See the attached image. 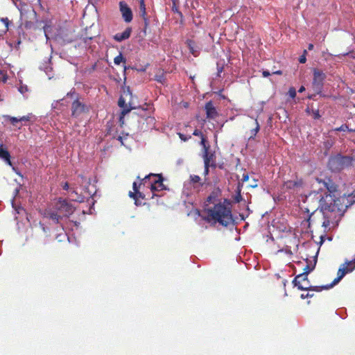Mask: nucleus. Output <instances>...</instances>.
Listing matches in <instances>:
<instances>
[{
	"mask_svg": "<svg viewBox=\"0 0 355 355\" xmlns=\"http://www.w3.org/2000/svg\"><path fill=\"white\" fill-rule=\"evenodd\" d=\"M336 195L322 196L319 201L318 209L321 212H338L340 218L347 209L355 203V196L353 192L339 197H336Z\"/></svg>",
	"mask_w": 355,
	"mask_h": 355,
	"instance_id": "nucleus-1",
	"label": "nucleus"
},
{
	"mask_svg": "<svg viewBox=\"0 0 355 355\" xmlns=\"http://www.w3.org/2000/svg\"><path fill=\"white\" fill-rule=\"evenodd\" d=\"M317 181L320 184H322L323 186L326 188L329 193H326L325 195H331L335 196L338 193V187L335 184V182L331 180L330 178H327L324 180L317 178Z\"/></svg>",
	"mask_w": 355,
	"mask_h": 355,
	"instance_id": "nucleus-13",
	"label": "nucleus"
},
{
	"mask_svg": "<svg viewBox=\"0 0 355 355\" xmlns=\"http://www.w3.org/2000/svg\"><path fill=\"white\" fill-rule=\"evenodd\" d=\"M22 121V117L17 118L10 116L8 115H3L0 117V121L4 126L10 128H20L19 123Z\"/></svg>",
	"mask_w": 355,
	"mask_h": 355,
	"instance_id": "nucleus-11",
	"label": "nucleus"
},
{
	"mask_svg": "<svg viewBox=\"0 0 355 355\" xmlns=\"http://www.w3.org/2000/svg\"><path fill=\"white\" fill-rule=\"evenodd\" d=\"M322 213L323 214V218L324 219L322 223V227H324V229L326 230L330 225V223H331L330 218L327 215V212H322Z\"/></svg>",
	"mask_w": 355,
	"mask_h": 355,
	"instance_id": "nucleus-33",
	"label": "nucleus"
},
{
	"mask_svg": "<svg viewBox=\"0 0 355 355\" xmlns=\"http://www.w3.org/2000/svg\"><path fill=\"white\" fill-rule=\"evenodd\" d=\"M13 3L19 11L20 19L22 18V1L21 0H12Z\"/></svg>",
	"mask_w": 355,
	"mask_h": 355,
	"instance_id": "nucleus-37",
	"label": "nucleus"
},
{
	"mask_svg": "<svg viewBox=\"0 0 355 355\" xmlns=\"http://www.w3.org/2000/svg\"><path fill=\"white\" fill-rule=\"evenodd\" d=\"M129 112H130V109L121 110L119 119L121 125H122L124 123V117Z\"/></svg>",
	"mask_w": 355,
	"mask_h": 355,
	"instance_id": "nucleus-36",
	"label": "nucleus"
},
{
	"mask_svg": "<svg viewBox=\"0 0 355 355\" xmlns=\"http://www.w3.org/2000/svg\"><path fill=\"white\" fill-rule=\"evenodd\" d=\"M303 182L302 180H288L284 182V188L287 190H295L297 188H300L302 186Z\"/></svg>",
	"mask_w": 355,
	"mask_h": 355,
	"instance_id": "nucleus-21",
	"label": "nucleus"
},
{
	"mask_svg": "<svg viewBox=\"0 0 355 355\" xmlns=\"http://www.w3.org/2000/svg\"><path fill=\"white\" fill-rule=\"evenodd\" d=\"M311 114L314 119H319L321 117L318 110H311Z\"/></svg>",
	"mask_w": 355,
	"mask_h": 355,
	"instance_id": "nucleus-40",
	"label": "nucleus"
},
{
	"mask_svg": "<svg viewBox=\"0 0 355 355\" xmlns=\"http://www.w3.org/2000/svg\"><path fill=\"white\" fill-rule=\"evenodd\" d=\"M313 295H314V294H313V293H310L309 292V293H307L306 294H304V293L301 294L300 297H301V299L304 300V299H306V298H309H309H311V297H313Z\"/></svg>",
	"mask_w": 355,
	"mask_h": 355,
	"instance_id": "nucleus-47",
	"label": "nucleus"
},
{
	"mask_svg": "<svg viewBox=\"0 0 355 355\" xmlns=\"http://www.w3.org/2000/svg\"><path fill=\"white\" fill-rule=\"evenodd\" d=\"M262 76L264 78H267V77H269L270 76V71L268 70H263Z\"/></svg>",
	"mask_w": 355,
	"mask_h": 355,
	"instance_id": "nucleus-53",
	"label": "nucleus"
},
{
	"mask_svg": "<svg viewBox=\"0 0 355 355\" xmlns=\"http://www.w3.org/2000/svg\"><path fill=\"white\" fill-rule=\"evenodd\" d=\"M305 288H307L306 291H308L320 292L323 290H327V288L325 287V285H323V286L306 285V286H305Z\"/></svg>",
	"mask_w": 355,
	"mask_h": 355,
	"instance_id": "nucleus-27",
	"label": "nucleus"
},
{
	"mask_svg": "<svg viewBox=\"0 0 355 355\" xmlns=\"http://www.w3.org/2000/svg\"><path fill=\"white\" fill-rule=\"evenodd\" d=\"M353 158L351 156L337 153L331 155L327 162V167L331 173H338L352 165Z\"/></svg>",
	"mask_w": 355,
	"mask_h": 355,
	"instance_id": "nucleus-5",
	"label": "nucleus"
},
{
	"mask_svg": "<svg viewBox=\"0 0 355 355\" xmlns=\"http://www.w3.org/2000/svg\"><path fill=\"white\" fill-rule=\"evenodd\" d=\"M37 117L33 114H28L26 116H24V132H26L25 127L28 126V130L32 132V126H33V123L36 121Z\"/></svg>",
	"mask_w": 355,
	"mask_h": 355,
	"instance_id": "nucleus-20",
	"label": "nucleus"
},
{
	"mask_svg": "<svg viewBox=\"0 0 355 355\" xmlns=\"http://www.w3.org/2000/svg\"><path fill=\"white\" fill-rule=\"evenodd\" d=\"M128 196L130 198H133L134 200L137 198V193H136L135 191H130Z\"/></svg>",
	"mask_w": 355,
	"mask_h": 355,
	"instance_id": "nucleus-51",
	"label": "nucleus"
},
{
	"mask_svg": "<svg viewBox=\"0 0 355 355\" xmlns=\"http://www.w3.org/2000/svg\"><path fill=\"white\" fill-rule=\"evenodd\" d=\"M53 207L56 209L59 214L64 217L68 218L73 214L76 208L67 200L60 198L53 204Z\"/></svg>",
	"mask_w": 355,
	"mask_h": 355,
	"instance_id": "nucleus-7",
	"label": "nucleus"
},
{
	"mask_svg": "<svg viewBox=\"0 0 355 355\" xmlns=\"http://www.w3.org/2000/svg\"><path fill=\"white\" fill-rule=\"evenodd\" d=\"M10 185L12 188V196L11 198L12 215L16 228L19 232L20 223L21 221V213L22 211V196L20 191L22 189V184L15 179Z\"/></svg>",
	"mask_w": 355,
	"mask_h": 355,
	"instance_id": "nucleus-3",
	"label": "nucleus"
},
{
	"mask_svg": "<svg viewBox=\"0 0 355 355\" xmlns=\"http://www.w3.org/2000/svg\"><path fill=\"white\" fill-rule=\"evenodd\" d=\"M40 227H42V230L44 232H46L49 230V228L46 227L42 223H40Z\"/></svg>",
	"mask_w": 355,
	"mask_h": 355,
	"instance_id": "nucleus-54",
	"label": "nucleus"
},
{
	"mask_svg": "<svg viewBox=\"0 0 355 355\" xmlns=\"http://www.w3.org/2000/svg\"><path fill=\"white\" fill-rule=\"evenodd\" d=\"M300 277H297V275L294 278V279L293 280L292 283L293 284V286L295 287H297V289L300 290V291H304V290H306L307 288H305V286L302 285L301 283H300Z\"/></svg>",
	"mask_w": 355,
	"mask_h": 355,
	"instance_id": "nucleus-30",
	"label": "nucleus"
},
{
	"mask_svg": "<svg viewBox=\"0 0 355 355\" xmlns=\"http://www.w3.org/2000/svg\"><path fill=\"white\" fill-rule=\"evenodd\" d=\"M210 167L212 168H216V161H212L211 162H210Z\"/></svg>",
	"mask_w": 355,
	"mask_h": 355,
	"instance_id": "nucleus-61",
	"label": "nucleus"
},
{
	"mask_svg": "<svg viewBox=\"0 0 355 355\" xmlns=\"http://www.w3.org/2000/svg\"><path fill=\"white\" fill-rule=\"evenodd\" d=\"M354 269L355 264H352V263H349V261H346L338 268L337 275L343 279L347 273L352 272Z\"/></svg>",
	"mask_w": 355,
	"mask_h": 355,
	"instance_id": "nucleus-15",
	"label": "nucleus"
},
{
	"mask_svg": "<svg viewBox=\"0 0 355 355\" xmlns=\"http://www.w3.org/2000/svg\"><path fill=\"white\" fill-rule=\"evenodd\" d=\"M306 53H307L306 50H304V52H303V54L300 56L299 60H298L300 63L304 64V63L306 62Z\"/></svg>",
	"mask_w": 355,
	"mask_h": 355,
	"instance_id": "nucleus-42",
	"label": "nucleus"
},
{
	"mask_svg": "<svg viewBox=\"0 0 355 355\" xmlns=\"http://www.w3.org/2000/svg\"><path fill=\"white\" fill-rule=\"evenodd\" d=\"M180 138L182 140L186 141L187 140V137L184 136L182 133H178Z\"/></svg>",
	"mask_w": 355,
	"mask_h": 355,
	"instance_id": "nucleus-58",
	"label": "nucleus"
},
{
	"mask_svg": "<svg viewBox=\"0 0 355 355\" xmlns=\"http://www.w3.org/2000/svg\"><path fill=\"white\" fill-rule=\"evenodd\" d=\"M320 249L318 250L315 255L313 257V263L312 265L307 264L305 268H304V272L301 274L297 275V277H304V279H307V276L309 274L312 272L316 266L317 261H318V255L319 253Z\"/></svg>",
	"mask_w": 355,
	"mask_h": 355,
	"instance_id": "nucleus-17",
	"label": "nucleus"
},
{
	"mask_svg": "<svg viewBox=\"0 0 355 355\" xmlns=\"http://www.w3.org/2000/svg\"><path fill=\"white\" fill-rule=\"evenodd\" d=\"M198 214L202 220L208 223L214 221L224 227L232 225V227L237 224L231 210L220 202L215 205L213 207L205 209L202 214H200L199 211H198Z\"/></svg>",
	"mask_w": 355,
	"mask_h": 355,
	"instance_id": "nucleus-2",
	"label": "nucleus"
},
{
	"mask_svg": "<svg viewBox=\"0 0 355 355\" xmlns=\"http://www.w3.org/2000/svg\"><path fill=\"white\" fill-rule=\"evenodd\" d=\"M124 94L125 96H128L129 95L130 97L132 96V92L130 90V88L129 87H127L126 90L124 91Z\"/></svg>",
	"mask_w": 355,
	"mask_h": 355,
	"instance_id": "nucleus-52",
	"label": "nucleus"
},
{
	"mask_svg": "<svg viewBox=\"0 0 355 355\" xmlns=\"http://www.w3.org/2000/svg\"><path fill=\"white\" fill-rule=\"evenodd\" d=\"M243 187V184L239 183L237 187H236V193L234 196V202L235 203H239L241 201L243 200V197L241 196V188Z\"/></svg>",
	"mask_w": 355,
	"mask_h": 355,
	"instance_id": "nucleus-25",
	"label": "nucleus"
},
{
	"mask_svg": "<svg viewBox=\"0 0 355 355\" xmlns=\"http://www.w3.org/2000/svg\"><path fill=\"white\" fill-rule=\"evenodd\" d=\"M37 13L30 4L24 3V25L26 29H44L46 40H49L46 31V24L37 19Z\"/></svg>",
	"mask_w": 355,
	"mask_h": 355,
	"instance_id": "nucleus-4",
	"label": "nucleus"
},
{
	"mask_svg": "<svg viewBox=\"0 0 355 355\" xmlns=\"http://www.w3.org/2000/svg\"><path fill=\"white\" fill-rule=\"evenodd\" d=\"M342 278L340 277L339 276L337 275V277L335 278L334 279V281L331 283V284H326L325 285V287L327 288V289H329V288H333L334 286H336V284H338L340 281H341Z\"/></svg>",
	"mask_w": 355,
	"mask_h": 355,
	"instance_id": "nucleus-39",
	"label": "nucleus"
},
{
	"mask_svg": "<svg viewBox=\"0 0 355 355\" xmlns=\"http://www.w3.org/2000/svg\"><path fill=\"white\" fill-rule=\"evenodd\" d=\"M288 95L291 98H295L296 96V90L294 87H291L288 90Z\"/></svg>",
	"mask_w": 355,
	"mask_h": 355,
	"instance_id": "nucleus-44",
	"label": "nucleus"
},
{
	"mask_svg": "<svg viewBox=\"0 0 355 355\" xmlns=\"http://www.w3.org/2000/svg\"><path fill=\"white\" fill-rule=\"evenodd\" d=\"M76 94L75 89H71L69 92H68V93L67 94V96H68V97H69V96H73V94Z\"/></svg>",
	"mask_w": 355,
	"mask_h": 355,
	"instance_id": "nucleus-59",
	"label": "nucleus"
},
{
	"mask_svg": "<svg viewBox=\"0 0 355 355\" xmlns=\"http://www.w3.org/2000/svg\"><path fill=\"white\" fill-rule=\"evenodd\" d=\"M62 189H63L64 190H66V191L69 190V183H68V182H64V183L62 184Z\"/></svg>",
	"mask_w": 355,
	"mask_h": 355,
	"instance_id": "nucleus-56",
	"label": "nucleus"
},
{
	"mask_svg": "<svg viewBox=\"0 0 355 355\" xmlns=\"http://www.w3.org/2000/svg\"><path fill=\"white\" fill-rule=\"evenodd\" d=\"M118 105L121 108V110L130 109V111L132 110H137L136 106L133 105L130 101L128 103H126L125 99L122 96L119 98Z\"/></svg>",
	"mask_w": 355,
	"mask_h": 355,
	"instance_id": "nucleus-22",
	"label": "nucleus"
},
{
	"mask_svg": "<svg viewBox=\"0 0 355 355\" xmlns=\"http://www.w3.org/2000/svg\"><path fill=\"white\" fill-rule=\"evenodd\" d=\"M10 155L8 151L5 149L2 144L0 145V159L5 161L8 165L12 166V170L22 178V173L21 171L16 168L15 166L12 165L11 161H10Z\"/></svg>",
	"mask_w": 355,
	"mask_h": 355,
	"instance_id": "nucleus-14",
	"label": "nucleus"
},
{
	"mask_svg": "<svg viewBox=\"0 0 355 355\" xmlns=\"http://www.w3.org/2000/svg\"><path fill=\"white\" fill-rule=\"evenodd\" d=\"M149 19L148 18H145L144 20V28L142 29V32L144 33V35H146L148 33L150 32V30L149 28Z\"/></svg>",
	"mask_w": 355,
	"mask_h": 355,
	"instance_id": "nucleus-35",
	"label": "nucleus"
},
{
	"mask_svg": "<svg viewBox=\"0 0 355 355\" xmlns=\"http://www.w3.org/2000/svg\"><path fill=\"white\" fill-rule=\"evenodd\" d=\"M131 33L132 28L128 27L123 32L115 34L113 36V39L118 42H121L125 40H128L130 37Z\"/></svg>",
	"mask_w": 355,
	"mask_h": 355,
	"instance_id": "nucleus-19",
	"label": "nucleus"
},
{
	"mask_svg": "<svg viewBox=\"0 0 355 355\" xmlns=\"http://www.w3.org/2000/svg\"><path fill=\"white\" fill-rule=\"evenodd\" d=\"M190 180L192 183H198L200 181V178L196 175H190Z\"/></svg>",
	"mask_w": 355,
	"mask_h": 355,
	"instance_id": "nucleus-41",
	"label": "nucleus"
},
{
	"mask_svg": "<svg viewBox=\"0 0 355 355\" xmlns=\"http://www.w3.org/2000/svg\"><path fill=\"white\" fill-rule=\"evenodd\" d=\"M334 131H335V132L347 131L349 132H355V129L349 128V126L346 123H344L342 125H340V127L336 128L335 129H334Z\"/></svg>",
	"mask_w": 355,
	"mask_h": 355,
	"instance_id": "nucleus-29",
	"label": "nucleus"
},
{
	"mask_svg": "<svg viewBox=\"0 0 355 355\" xmlns=\"http://www.w3.org/2000/svg\"><path fill=\"white\" fill-rule=\"evenodd\" d=\"M1 21L4 23L6 27V30H8V25H9V20L7 17L6 18H1Z\"/></svg>",
	"mask_w": 355,
	"mask_h": 355,
	"instance_id": "nucleus-50",
	"label": "nucleus"
},
{
	"mask_svg": "<svg viewBox=\"0 0 355 355\" xmlns=\"http://www.w3.org/2000/svg\"><path fill=\"white\" fill-rule=\"evenodd\" d=\"M70 192H71V196L74 194L76 196V198H73L72 200L76 201V202H83L84 201V197L83 196H81V195H79L76 191V190L71 189Z\"/></svg>",
	"mask_w": 355,
	"mask_h": 355,
	"instance_id": "nucleus-32",
	"label": "nucleus"
},
{
	"mask_svg": "<svg viewBox=\"0 0 355 355\" xmlns=\"http://www.w3.org/2000/svg\"><path fill=\"white\" fill-rule=\"evenodd\" d=\"M41 215L45 218L52 220L54 224L60 223V221L62 219V215L59 214L58 211L52 207H48L40 211Z\"/></svg>",
	"mask_w": 355,
	"mask_h": 355,
	"instance_id": "nucleus-9",
	"label": "nucleus"
},
{
	"mask_svg": "<svg viewBox=\"0 0 355 355\" xmlns=\"http://www.w3.org/2000/svg\"><path fill=\"white\" fill-rule=\"evenodd\" d=\"M89 111L87 105L80 102L78 98L73 101L71 104V116L75 118H78L82 114L87 112Z\"/></svg>",
	"mask_w": 355,
	"mask_h": 355,
	"instance_id": "nucleus-10",
	"label": "nucleus"
},
{
	"mask_svg": "<svg viewBox=\"0 0 355 355\" xmlns=\"http://www.w3.org/2000/svg\"><path fill=\"white\" fill-rule=\"evenodd\" d=\"M204 167H205V168H204V173H204L205 176H207L209 173L210 165H207V164H204Z\"/></svg>",
	"mask_w": 355,
	"mask_h": 355,
	"instance_id": "nucleus-48",
	"label": "nucleus"
},
{
	"mask_svg": "<svg viewBox=\"0 0 355 355\" xmlns=\"http://www.w3.org/2000/svg\"><path fill=\"white\" fill-rule=\"evenodd\" d=\"M239 216L241 217V220H245V218L248 217V215H245L243 213L240 214Z\"/></svg>",
	"mask_w": 355,
	"mask_h": 355,
	"instance_id": "nucleus-62",
	"label": "nucleus"
},
{
	"mask_svg": "<svg viewBox=\"0 0 355 355\" xmlns=\"http://www.w3.org/2000/svg\"><path fill=\"white\" fill-rule=\"evenodd\" d=\"M185 43L189 50V52L194 57L198 56L201 50V46L190 39L187 40Z\"/></svg>",
	"mask_w": 355,
	"mask_h": 355,
	"instance_id": "nucleus-18",
	"label": "nucleus"
},
{
	"mask_svg": "<svg viewBox=\"0 0 355 355\" xmlns=\"http://www.w3.org/2000/svg\"><path fill=\"white\" fill-rule=\"evenodd\" d=\"M223 67H218V68H217V70H218V71H217V76H220V73L223 71Z\"/></svg>",
	"mask_w": 355,
	"mask_h": 355,
	"instance_id": "nucleus-60",
	"label": "nucleus"
},
{
	"mask_svg": "<svg viewBox=\"0 0 355 355\" xmlns=\"http://www.w3.org/2000/svg\"><path fill=\"white\" fill-rule=\"evenodd\" d=\"M214 153H209V150L205 149V152H203V159H204V164H207V165H210V162H211L214 160Z\"/></svg>",
	"mask_w": 355,
	"mask_h": 355,
	"instance_id": "nucleus-24",
	"label": "nucleus"
},
{
	"mask_svg": "<svg viewBox=\"0 0 355 355\" xmlns=\"http://www.w3.org/2000/svg\"><path fill=\"white\" fill-rule=\"evenodd\" d=\"M205 110L206 112V116L209 119H215L218 116V113L211 101L206 103Z\"/></svg>",
	"mask_w": 355,
	"mask_h": 355,
	"instance_id": "nucleus-16",
	"label": "nucleus"
},
{
	"mask_svg": "<svg viewBox=\"0 0 355 355\" xmlns=\"http://www.w3.org/2000/svg\"><path fill=\"white\" fill-rule=\"evenodd\" d=\"M155 80L162 84H164L166 78L163 75H159L155 76Z\"/></svg>",
	"mask_w": 355,
	"mask_h": 355,
	"instance_id": "nucleus-45",
	"label": "nucleus"
},
{
	"mask_svg": "<svg viewBox=\"0 0 355 355\" xmlns=\"http://www.w3.org/2000/svg\"><path fill=\"white\" fill-rule=\"evenodd\" d=\"M88 202L90 204V207H89V214H92V209H94V200L92 198V199H89L88 200Z\"/></svg>",
	"mask_w": 355,
	"mask_h": 355,
	"instance_id": "nucleus-49",
	"label": "nucleus"
},
{
	"mask_svg": "<svg viewBox=\"0 0 355 355\" xmlns=\"http://www.w3.org/2000/svg\"><path fill=\"white\" fill-rule=\"evenodd\" d=\"M114 62L116 65H119L122 62H125V59L123 58L121 53L114 58Z\"/></svg>",
	"mask_w": 355,
	"mask_h": 355,
	"instance_id": "nucleus-38",
	"label": "nucleus"
},
{
	"mask_svg": "<svg viewBox=\"0 0 355 355\" xmlns=\"http://www.w3.org/2000/svg\"><path fill=\"white\" fill-rule=\"evenodd\" d=\"M172 1H173V6H172L171 10L174 13H176L178 15V16L181 19V23H182L184 16H183V14L182 13V12L178 9V8L177 6V1L172 0Z\"/></svg>",
	"mask_w": 355,
	"mask_h": 355,
	"instance_id": "nucleus-28",
	"label": "nucleus"
},
{
	"mask_svg": "<svg viewBox=\"0 0 355 355\" xmlns=\"http://www.w3.org/2000/svg\"><path fill=\"white\" fill-rule=\"evenodd\" d=\"M313 81H312V87L313 90L317 94L321 95L324 82L326 79V74L323 73L322 71L319 70L318 69L313 68Z\"/></svg>",
	"mask_w": 355,
	"mask_h": 355,
	"instance_id": "nucleus-8",
	"label": "nucleus"
},
{
	"mask_svg": "<svg viewBox=\"0 0 355 355\" xmlns=\"http://www.w3.org/2000/svg\"><path fill=\"white\" fill-rule=\"evenodd\" d=\"M255 124L256 127L251 130V136L250 137L249 139H254V137L256 136V135L260 130V125L257 119H255Z\"/></svg>",
	"mask_w": 355,
	"mask_h": 355,
	"instance_id": "nucleus-34",
	"label": "nucleus"
},
{
	"mask_svg": "<svg viewBox=\"0 0 355 355\" xmlns=\"http://www.w3.org/2000/svg\"><path fill=\"white\" fill-rule=\"evenodd\" d=\"M141 184V183H139L138 184L137 182H133V184H132V189H133V191H135L136 193H139V187H140Z\"/></svg>",
	"mask_w": 355,
	"mask_h": 355,
	"instance_id": "nucleus-46",
	"label": "nucleus"
},
{
	"mask_svg": "<svg viewBox=\"0 0 355 355\" xmlns=\"http://www.w3.org/2000/svg\"><path fill=\"white\" fill-rule=\"evenodd\" d=\"M139 9H140V16L144 20L145 18H148L146 17V5L144 3V0H139Z\"/></svg>",
	"mask_w": 355,
	"mask_h": 355,
	"instance_id": "nucleus-31",
	"label": "nucleus"
},
{
	"mask_svg": "<svg viewBox=\"0 0 355 355\" xmlns=\"http://www.w3.org/2000/svg\"><path fill=\"white\" fill-rule=\"evenodd\" d=\"M164 178L162 173H149L141 180L144 185L149 187L152 193L153 197L155 196V191H168V188L164 184Z\"/></svg>",
	"mask_w": 355,
	"mask_h": 355,
	"instance_id": "nucleus-6",
	"label": "nucleus"
},
{
	"mask_svg": "<svg viewBox=\"0 0 355 355\" xmlns=\"http://www.w3.org/2000/svg\"><path fill=\"white\" fill-rule=\"evenodd\" d=\"M119 10L122 15L123 20L126 23H130L133 19V14L131 8L124 1H119Z\"/></svg>",
	"mask_w": 355,
	"mask_h": 355,
	"instance_id": "nucleus-12",
	"label": "nucleus"
},
{
	"mask_svg": "<svg viewBox=\"0 0 355 355\" xmlns=\"http://www.w3.org/2000/svg\"><path fill=\"white\" fill-rule=\"evenodd\" d=\"M193 135H196V136L202 135V133L200 130H195L193 132Z\"/></svg>",
	"mask_w": 355,
	"mask_h": 355,
	"instance_id": "nucleus-64",
	"label": "nucleus"
},
{
	"mask_svg": "<svg viewBox=\"0 0 355 355\" xmlns=\"http://www.w3.org/2000/svg\"><path fill=\"white\" fill-rule=\"evenodd\" d=\"M58 103V101H54L53 103H52V104H51L52 109H56Z\"/></svg>",
	"mask_w": 355,
	"mask_h": 355,
	"instance_id": "nucleus-63",
	"label": "nucleus"
},
{
	"mask_svg": "<svg viewBox=\"0 0 355 355\" xmlns=\"http://www.w3.org/2000/svg\"><path fill=\"white\" fill-rule=\"evenodd\" d=\"M249 180V175L247 173H244L242 177L243 182H247Z\"/></svg>",
	"mask_w": 355,
	"mask_h": 355,
	"instance_id": "nucleus-55",
	"label": "nucleus"
},
{
	"mask_svg": "<svg viewBox=\"0 0 355 355\" xmlns=\"http://www.w3.org/2000/svg\"><path fill=\"white\" fill-rule=\"evenodd\" d=\"M40 69L45 72V73L48 76L49 79H51L53 77L52 73H51L52 67H51V59L50 58L48 60V62L43 63L42 65H41L40 67Z\"/></svg>",
	"mask_w": 355,
	"mask_h": 355,
	"instance_id": "nucleus-23",
	"label": "nucleus"
},
{
	"mask_svg": "<svg viewBox=\"0 0 355 355\" xmlns=\"http://www.w3.org/2000/svg\"><path fill=\"white\" fill-rule=\"evenodd\" d=\"M206 143H207L206 139L202 136L201 141H200V144L203 147V152H205V149L209 150V146H207Z\"/></svg>",
	"mask_w": 355,
	"mask_h": 355,
	"instance_id": "nucleus-43",
	"label": "nucleus"
},
{
	"mask_svg": "<svg viewBox=\"0 0 355 355\" xmlns=\"http://www.w3.org/2000/svg\"><path fill=\"white\" fill-rule=\"evenodd\" d=\"M60 35L63 40L67 43H71L75 40V37L71 33L69 35H64L63 30L60 31Z\"/></svg>",
	"mask_w": 355,
	"mask_h": 355,
	"instance_id": "nucleus-26",
	"label": "nucleus"
},
{
	"mask_svg": "<svg viewBox=\"0 0 355 355\" xmlns=\"http://www.w3.org/2000/svg\"><path fill=\"white\" fill-rule=\"evenodd\" d=\"M123 139L124 137L121 135L118 136L116 138V139L121 142V145L125 146V144L123 143Z\"/></svg>",
	"mask_w": 355,
	"mask_h": 355,
	"instance_id": "nucleus-57",
	"label": "nucleus"
}]
</instances>
